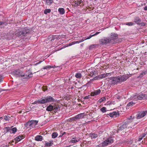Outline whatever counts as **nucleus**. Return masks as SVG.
I'll return each instance as SVG.
<instances>
[{"mask_svg":"<svg viewBox=\"0 0 147 147\" xmlns=\"http://www.w3.org/2000/svg\"><path fill=\"white\" fill-rule=\"evenodd\" d=\"M14 75L17 77H21L24 78H29L32 76V74L30 73L29 74H26L24 75L23 72L19 69L15 70L13 72Z\"/></svg>","mask_w":147,"mask_h":147,"instance_id":"obj_1","label":"nucleus"},{"mask_svg":"<svg viewBox=\"0 0 147 147\" xmlns=\"http://www.w3.org/2000/svg\"><path fill=\"white\" fill-rule=\"evenodd\" d=\"M38 122V121L31 120L26 123L25 126L26 127H28L30 129L32 128L35 127Z\"/></svg>","mask_w":147,"mask_h":147,"instance_id":"obj_2","label":"nucleus"},{"mask_svg":"<svg viewBox=\"0 0 147 147\" xmlns=\"http://www.w3.org/2000/svg\"><path fill=\"white\" fill-rule=\"evenodd\" d=\"M133 97H135L134 99L135 100H141L142 99H147V95L146 94H140L137 95H133Z\"/></svg>","mask_w":147,"mask_h":147,"instance_id":"obj_3","label":"nucleus"},{"mask_svg":"<svg viewBox=\"0 0 147 147\" xmlns=\"http://www.w3.org/2000/svg\"><path fill=\"white\" fill-rule=\"evenodd\" d=\"M84 0H74L73 5L75 6L81 7L84 5Z\"/></svg>","mask_w":147,"mask_h":147,"instance_id":"obj_4","label":"nucleus"},{"mask_svg":"<svg viewBox=\"0 0 147 147\" xmlns=\"http://www.w3.org/2000/svg\"><path fill=\"white\" fill-rule=\"evenodd\" d=\"M117 38L118 36L117 34L115 33H112L110 37L109 38V41H110V43L114 44L115 43V40Z\"/></svg>","mask_w":147,"mask_h":147,"instance_id":"obj_5","label":"nucleus"},{"mask_svg":"<svg viewBox=\"0 0 147 147\" xmlns=\"http://www.w3.org/2000/svg\"><path fill=\"white\" fill-rule=\"evenodd\" d=\"M113 142V139L112 138H109L102 142V146H106L107 145L111 144Z\"/></svg>","mask_w":147,"mask_h":147,"instance_id":"obj_6","label":"nucleus"},{"mask_svg":"<svg viewBox=\"0 0 147 147\" xmlns=\"http://www.w3.org/2000/svg\"><path fill=\"white\" fill-rule=\"evenodd\" d=\"M99 42L100 44L102 45H106L108 43H110V41L108 38H104L100 40Z\"/></svg>","mask_w":147,"mask_h":147,"instance_id":"obj_7","label":"nucleus"},{"mask_svg":"<svg viewBox=\"0 0 147 147\" xmlns=\"http://www.w3.org/2000/svg\"><path fill=\"white\" fill-rule=\"evenodd\" d=\"M117 77H114L111 79L109 81V82L111 84H115L119 83Z\"/></svg>","mask_w":147,"mask_h":147,"instance_id":"obj_8","label":"nucleus"},{"mask_svg":"<svg viewBox=\"0 0 147 147\" xmlns=\"http://www.w3.org/2000/svg\"><path fill=\"white\" fill-rule=\"evenodd\" d=\"M30 32V30L26 28H25L21 30V34H22V36H25L27 34L29 33Z\"/></svg>","mask_w":147,"mask_h":147,"instance_id":"obj_9","label":"nucleus"},{"mask_svg":"<svg viewBox=\"0 0 147 147\" xmlns=\"http://www.w3.org/2000/svg\"><path fill=\"white\" fill-rule=\"evenodd\" d=\"M147 114V110L139 113L138 116L139 119L144 117Z\"/></svg>","mask_w":147,"mask_h":147,"instance_id":"obj_10","label":"nucleus"},{"mask_svg":"<svg viewBox=\"0 0 147 147\" xmlns=\"http://www.w3.org/2000/svg\"><path fill=\"white\" fill-rule=\"evenodd\" d=\"M117 77L118 78L119 83L125 81L128 78L125 76L124 75H123L121 77L118 76Z\"/></svg>","mask_w":147,"mask_h":147,"instance_id":"obj_11","label":"nucleus"},{"mask_svg":"<svg viewBox=\"0 0 147 147\" xmlns=\"http://www.w3.org/2000/svg\"><path fill=\"white\" fill-rule=\"evenodd\" d=\"M101 92V90L100 89H98L95 90L93 92H92L91 93V96H94L95 95H96L99 94Z\"/></svg>","mask_w":147,"mask_h":147,"instance_id":"obj_12","label":"nucleus"},{"mask_svg":"<svg viewBox=\"0 0 147 147\" xmlns=\"http://www.w3.org/2000/svg\"><path fill=\"white\" fill-rule=\"evenodd\" d=\"M46 98L47 102H53L54 100L53 98L51 96H48Z\"/></svg>","mask_w":147,"mask_h":147,"instance_id":"obj_13","label":"nucleus"},{"mask_svg":"<svg viewBox=\"0 0 147 147\" xmlns=\"http://www.w3.org/2000/svg\"><path fill=\"white\" fill-rule=\"evenodd\" d=\"M127 126V125L126 123H124L118 129V130L119 131L122 130L126 128Z\"/></svg>","mask_w":147,"mask_h":147,"instance_id":"obj_14","label":"nucleus"},{"mask_svg":"<svg viewBox=\"0 0 147 147\" xmlns=\"http://www.w3.org/2000/svg\"><path fill=\"white\" fill-rule=\"evenodd\" d=\"M141 22V20L138 17H136L134 20V22L138 24H140Z\"/></svg>","mask_w":147,"mask_h":147,"instance_id":"obj_15","label":"nucleus"},{"mask_svg":"<svg viewBox=\"0 0 147 147\" xmlns=\"http://www.w3.org/2000/svg\"><path fill=\"white\" fill-rule=\"evenodd\" d=\"M35 140L37 141H41L42 140V137L41 136L38 135L35 137Z\"/></svg>","mask_w":147,"mask_h":147,"instance_id":"obj_16","label":"nucleus"},{"mask_svg":"<svg viewBox=\"0 0 147 147\" xmlns=\"http://www.w3.org/2000/svg\"><path fill=\"white\" fill-rule=\"evenodd\" d=\"M38 102L39 103L43 104L47 103L46 98L42 99L41 100H38Z\"/></svg>","mask_w":147,"mask_h":147,"instance_id":"obj_17","label":"nucleus"},{"mask_svg":"<svg viewBox=\"0 0 147 147\" xmlns=\"http://www.w3.org/2000/svg\"><path fill=\"white\" fill-rule=\"evenodd\" d=\"M146 134H147L146 133H145L140 135L139 137L138 141H140L141 140L143 139V138L146 136Z\"/></svg>","mask_w":147,"mask_h":147,"instance_id":"obj_18","label":"nucleus"},{"mask_svg":"<svg viewBox=\"0 0 147 147\" xmlns=\"http://www.w3.org/2000/svg\"><path fill=\"white\" fill-rule=\"evenodd\" d=\"M53 142L52 140H50L49 142H45V146H51L53 144L52 143Z\"/></svg>","mask_w":147,"mask_h":147,"instance_id":"obj_19","label":"nucleus"},{"mask_svg":"<svg viewBox=\"0 0 147 147\" xmlns=\"http://www.w3.org/2000/svg\"><path fill=\"white\" fill-rule=\"evenodd\" d=\"M10 119V117L8 116H4L0 118V121H1V119H4L5 120L9 121Z\"/></svg>","mask_w":147,"mask_h":147,"instance_id":"obj_20","label":"nucleus"},{"mask_svg":"<svg viewBox=\"0 0 147 147\" xmlns=\"http://www.w3.org/2000/svg\"><path fill=\"white\" fill-rule=\"evenodd\" d=\"M58 11L61 14H63L65 12V10L63 8H59L58 9Z\"/></svg>","mask_w":147,"mask_h":147,"instance_id":"obj_21","label":"nucleus"},{"mask_svg":"<svg viewBox=\"0 0 147 147\" xmlns=\"http://www.w3.org/2000/svg\"><path fill=\"white\" fill-rule=\"evenodd\" d=\"M53 106L51 105H49L47 108L46 110L48 111H51L53 110Z\"/></svg>","mask_w":147,"mask_h":147,"instance_id":"obj_22","label":"nucleus"},{"mask_svg":"<svg viewBox=\"0 0 147 147\" xmlns=\"http://www.w3.org/2000/svg\"><path fill=\"white\" fill-rule=\"evenodd\" d=\"M109 116L111 117H113L115 116V117H116V113L115 112H113L112 113L109 114Z\"/></svg>","mask_w":147,"mask_h":147,"instance_id":"obj_23","label":"nucleus"},{"mask_svg":"<svg viewBox=\"0 0 147 147\" xmlns=\"http://www.w3.org/2000/svg\"><path fill=\"white\" fill-rule=\"evenodd\" d=\"M23 136H19L15 139L17 141H19L23 138Z\"/></svg>","mask_w":147,"mask_h":147,"instance_id":"obj_24","label":"nucleus"},{"mask_svg":"<svg viewBox=\"0 0 147 147\" xmlns=\"http://www.w3.org/2000/svg\"><path fill=\"white\" fill-rule=\"evenodd\" d=\"M75 76L77 78H80L82 77V74L81 73L78 72L76 74Z\"/></svg>","mask_w":147,"mask_h":147,"instance_id":"obj_25","label":"nucleus"},{"mask_svg":"<svg viewBox=\"0 0 147 147\" xmlns=\"http://www.w3.org/2000/svg\"><path fill=\"white\" fill-rule=\"evenodd\" d=\"M90 136L92 139L98 137V135L97 134L91 133L90 134Z\"/></svg>","mask_w":147,"mask_h":147,"instance_id":"obj_26","label":"nucleus"},{"mask_svg":"<svg viewBox=\"0 0 147 147\" xmlns=\"http://www.w3.org/2000/svg\"><path fill=\"white\" fill-rule=\"evenodd\" d=\"M100 76H96V77H95L94 79H93L92 80H91V81H90L89 82H88V83H87L86 84L87 85L89 83H90V82L91 83L92 82L91 81L92 80H97L100 79Z\"/></svg>","mask_w":147,"mask_h":147,"instance_id":"obj_27","label":"nucleus"},{"mask_svg":"<svg viewBox=\"0 0 147 147\" xmlns=\"http://www.w3.org/2000/svg\"><path fill=\"white\" fill-rule=\"evenodd\" d=\"M55 67V65H54V66H50V65H48L47 66H46L45 67H44L43 68V69H49L51 68H54Z\"/></svg>","mask_w":147,"mask_h":147,"instance_id":"obj_28","label":"nucleus"},{"mask_svg":"<svg viewBox=\"0 0 147 147\" xmlns=\"http://www.w3.org/2000/svg\"><path fill=\"white\" fill-rule=\"evenodd\" d=\"M58 134L56 132L53 133L52 134V138H56Z\"/></svg>","mask_w":147,"mask_h":147,"instance_id":"obj_29","label":"nucleus"},{"mask_svg":"<svg viewBox=\"0 0 147 147\" xmlns=\"http://www.w3.org/2000/svg\"><path fill=\"white\" fill-rule=\"evenodd\" d=\"M135 104V103H134L133 102H131L127 105V107H132Z\"/></svg>","mask_w":147,"mask_h":147,"instance_id":"obj_30","label":"nucleus"},{"mask_svg":"<svg viewBox=\"0 0 147 147\" xmlns=\"http://www.w3.org/2000/svg\"><path fill=\"white\" fill-rule=\"evenodd\" d=\"M109 74V73H107L106 74H103L100 76V78H105L106 77L108 76V75Z\"/></svg>","mask_w":147,"mask_h":147,"instance_id":"obj_31","label":"nucleus"},{"mask_svg":"<svg viewBox=\"0 0 147 147\" xmlns=\"http://www.w3.org/2000/svg\"><path fill=\"white\" fill-rule=\"evenodd\" d=\"M53 111L55 112H56L57 111L58 107L56 106H53Z\"/></svg>","mask_w":147,"mask_h":147,"instance_id":"obj_32","label":"nucleus"},{"mask_svg":"<svg viewBox=\"0 0 147 147\" xmlns=\"http://www.w3.org/2000/svg\"><path fill=\"white\" fill-rule=\"evenodd\" d=\"M79 141V140H77V139H75L74 138H73L71 140V142L72 143H75Z\"/></svg>","mask_w":147,"mask_h":147,"instance_id":"obj_33","label":"nucleus"},{"mask_svg":"<svg viewBox=\"0 0 147 147\" xmlns=\"http://www.w3.org/2000/svg\"><path fill=\"white\" fill-rule=\"evenodd\" d=\"M46 3L48 5H50L53 2V0H46Z\"/></svg>","mask_w":147,"mask_h":147,"instance_id":"obj_34","label":"nucleus"},{"mask_svg":"<svg viewBox=\"0 0 147 147\" xmlns=\"http://www.w3.org/2000/svg\"><path fill=\"white\" fill-rule=\"evenodd\" d=\"M106 100V98L105 97H103L99 99L98 102L100 103L103 102Z\"/></svg>","mask_w":147,"mask_h":147,"instance_id":"obj_35","label":"nucleus"},{"mask_svg":"<svg viewBox=\"0 0 147 147\" xmlns=\"http://www.w3.org/2000/svg\"><path fill=\"white\" fill-rule=\"evenodd\" d=\"M51 11L50 9H46L44 11V13L45 14H47V13H50Z\"/></svg>","mask_w":147,"mask_h":147,"instance_id":"obj_36","label":"nucleus"},{"mask_svg":"<svg viewBox=\"0 0 147 147\" xmlns=\"http://www.w3.org/2000/svg\"><path fill=\"white\" fill-rule=\"evenodd\" d=\"M11 130L12 131V133H14L16 132V131L17 130V129L16 127H14V128H13L11 129Z\"/></svg>","mask_w":147,"mask_h":147,"instance_id":"obj_37","label":"nucleus"},{"mask_svg":"<svg viewBox=\"0 0 147 147\" xmlns=\"http://www.w3.org/2000/svg\"><path fill=\"white\" fill-rule=\"evenodd\" d=\"M101 111L102 112L105 113L107 111L106 108L105 107H103L101 109Z\"/></svg>","mask_w":147,"mask_h":147,"instance_id":"obj_38","label":"nucleus"},{"mask_svg":"<svg viewBox=\"0 0 147 147\" xmlns=\"http://www.w3.org/2000/svg\"><path fill=\"white\" fill-rule=\"evenodd\" d=\"M127 25L129 26H131L134 25V23L132 22H129L127 23L126 24Z\"/></svg>","mask_w":147,"mask_h":147,"instance_id":"obj_39","label":"nucleus"},{"mask_svg":"<svg viewBox=\"0 0 147 147\" xmlns=\"http://www.w3.org/2000/svg\"><path fill=\"white\" fill-rule=\"evenodd\" d=\"M79 118L80 119H82L84 117V115L83 113H81L78 114Z\"/></svg>","mask_w":147,"mask_h":147,"instance_id":"obj_40","label":"nucleus"},{"mask_svg":"<svg viewBox=\"0 0 147 147\" xmlns=\"http://www.w3.org/2000/svg\"><path fill=\"white\" fill-rule=\"evenodd\" d=\"M42 88V90L44 91H45L47 90L48 88L47 86H43Z\"/></svg>","mask_w":147,"mask_h":147,"instance_id":"obj_41","label":"nucleus"},{"mask_svg":"<svg viewBox=\"0 0 147 147\" xmlns=\"http://www.w3.org/2000/svg\"><path fill=\"white\" fill-rule=\"evenodd\" d=\"M5 129H6L7 131H8L9 130H11V128L9 127H5Z\"/></svg>","mask_w":147,"mask_h":147,"instance_id":"obj_42","label":"nucleus"},{"mask_svg":"<svg viewBox=\"0 0 147 147\" xmlns=\"http://www.w3.org/2000/svg\"><path fill=\"white\" fill-rule=\"evenodd\" d=\"M75 117L76 121L78 120L79 119H80L78 114L76 115V116H75Z\"/></svg>","mask_w":147,"mask_h":147,"instance_id":"obj_43","label":"nucleus"},{"mask_svg":"<svg viewBox=\"0 0 147 147\" xmlns=\"http://www.w3.org/2000/svg\"><path fill=\"white\" fill-rule=\"evenodd\" d=\"M22 32H21V30L19 32H18V33L17 34V35L18 36H20L22 35V34H21Z\"/></svg>","mask_w":147,"mask_h":147,"instance_id":"obj_44","label":"nucleus"},{"mask_svg":"<svg viewBox=\"0 0 147 147\" xmlns=\"http://www.w3.org/2000/svg\"><path fill=\"white\" fill-rule=\"evenodd\" d=\"M3 78V76L1 75H0V82L2 81Z\"/></svg>","mask_w":147,"mask_h":147,"instance_id":"obj_45","label":"nucleus"},{"mask_svg":"<svg viewBox=\"0 0 147 147\" xmlns=\"http://www.w3.org/2000/svg\"><path fill=\"white\" fill-rule=\"evenodd\" d=\"M93 36V35H91L90 36H89V37H88L85 40L89 39Z\"/></svg>","mask_w":147,"mask_h":147,"instance_id":"obj_46","label":"nucleus"},{"mask_svg":"<svg viewBox=\"0 0 147 147\" xmlns=\"http://www.w3.org/2000/svg\"><path fill=\"white\" fill-rule=\"evenodd\" d=\"M100 33V32H96L95 34H93V36L96 35H97L99 34Z\"/></svg>","mask_w":147,"mask_h":147,"instance_id":"obj_47","label":"nucleus"},{"mask_svg":"<svg viewBox=\"0 0 147 147\" xmlns=\"http://www.w3.org/2000/svg\"><path fill=\"white\" fill-rule=\"evenodd\" d=\"M73 121H76L75 117L71 118Z\"/></svg>","mask_w":147,"mask_h":147,"instance_id":"obj_48","label":"nucleus"},{"mask_svg":"<svg viewBox=\"0 0 147 147\" xmlns=\"http://www.w3.org/2000/svg\"><path fill=\"white\" fill-rule=\"evenodd\" d=\"M90 97V96H86L84 98V99H88Z\"/></svg>","mask_w":147,"mask_h":147,"instance_id":"obj_49","label":"nucleus"},{"mask_svg":"<svg viewBox=\"0 0 147 147\" xmlns=\"http://www.w3.org/2000/svg\"><path fill=\"white\" fill-rule=\"evenodd\" d=\"M68 120L70 122H71L72 121H73V120H72L71 118H69L68 119Z\"/></svg>","mask_w":147,"mask_h":147,"instance_id":"obj_50","label":"nucleus"},{"mask_svg":"<svg viewBox=\"0 0 147 147\" xmlns=\"http://www.w3.org/2000/svg\"><path fill=\"white\" fill-rule=\"evenodd\" d=\"M96 45H91L90 46V47H95Z\"/></svg>","mask_w":147,"mask_h":147,"instance_id":"obj_51","label":"nucleus"},{"mask_svg":"<svg viewBox=\"0 0 147 147\" xmlns=\"http://www.w3.org/2000/svg\"><path fill=\"white\" fill-rule=\"evenodd\" d=\"M5 24V23H4L3 22H0V25H2V24Z\"/></svg>","mask_w":147,"mask_h":147,"instance_id":"obj_52","label":"nucleus"},{"mask_svg":"<svg viewBox=\"0 0 147 147\" xmlns=\"http://www.w3.org/2000/svg\"><path fill=\"white\" fill-rule=\"evenodd\" d=\"M147 73V72H146V71H145V72H142V73H141V74L142 75H143V74H146V73Z\"/></svg>","mask_w":147,"mask_h":147,"instance_id":"obj_53","label":"nucleus"},{"mask_svg":"<svg viewBox=\"0 0 147 147\" xmlns=\"http://www.w3.org/2000/svg\"><path fill=\"white\" fill-rule=\"evenodd\" d=\"M144 9L145 10H147V6H145L144 8Z\"/></svg>","mask_w":147,"mask_h":147,"instance_id":"obj_54","label":"nucleus"},{"mask_svg":"<svg viewBox=\"0 0 147 147\" xmlns=\"http://www.w3.org/2000/svg\"><path fill=\"white\" fill-rule=\"evenodd\" d=\"M42 62V61H40L39 62H38L37 63H36L35 64V65H38L41 62Z\"/></svg>","mask_w":147,"mask_h":147,"instance_id":"obj_55","label":"nucleus"},{"mask_svg":"<svg viewBox=\"0 0 147 147\" xmlns=\"http://www.w3.org/2000/svg\"><path fill=\"white\" fill-rule=\"evenodd\" d=\"M76 44V42L75 41H73L71 43V44L73 45Z\"/></svg>","mask_w":147,"mask_h":147,"instance_id":"obj_56","label":"nucleus"},{"mask_svg":"<svg viewBox=\"0 0 147 147\" xmlns=\"http://www.w3.org/2000/svg\"><path fill=\"white\" fill-rule=\"evenodd\" d=\"M75 42H76V43H79L80 42V41H75Z\"/></svg>","mask_w":147,"mask_h":147,"instance_id":"obj_57","label":"nucleus"},{"mask_svg":"<svg viewBox=\"0 0 147 147\" xmlns=\"http://www.w3.org/2000/svg\"><path fill=\"white\" fill-rule=\"evenodd\" d=\"M141 25L142 26H144L145 25V24L143 22L141 23Z\"/></svg>","mask_w":147,"mask_h":147,"instance_id":"obj_58","label":"nucleus"},{"mask_svg":"<svg viewBox=\"0 0 147 147\" xmlns=\"http://www.w3.org/2000/svg\"><path fill=\"white\" fill-rule=\"evenodd\" d=\"M94 74L93 73H91L90 74V75L91 76H93V75H94Z\"/></svg>","mask_w":147,"mask_h":147,"instance_id":"obj_59","label":"nucleus"},{"mask_svg":"<svg viewBox=\"0 0 147 147\" xmlns=\"http://www.w3.org/2000/svg\"><path fill=\"white\" fill-rule=\"evenodd\" d=\"M37 103H38V101H37L34 102L33 104H37Z\"/></svg>","mask_w":147,"mask_h":147,"instance_id":"obj_60","label":"nucleus"},{"mask_svg":"<svg viewBox=\"0 0 147 147\" xmlns=\"http://www.w3.org/2000/svg\"><path fill=\"white\" fill-rule=\"evenodd\" d=\"M84 40L82 39L81 40H80V42H83V41H84Z\"/></svg>","mask_w":147,"mask_h":147,"instance_id":"obj_61","label":"nucleus"},{"mask_svg":"<svg viewBox=\"0 0 147 147\" xmlns=\"http://www.w3.org/2000/svg\"><path fill=\"white\" fill-rule=\"evenodd\" d=\"M63 135V134H62L60 135L59 136V137H62V136Z\"/></svg>","mask_w":147,"mask_h":147,"instance_id":"obj_62","label":"nucleus"},{"mask_svg":"<svg viewBox=\"0 0 147 147\" xmlns=\"http://www.w3.org/2000/svg\"><path fill=\"white\" fill-rule=\"evenodd\" d=\"M57 37L56 36H54V39L56 38L57 39Z\"/></svg>","mask_w":147,"mask_h":147,"instance_id":"obj_63","label":"nucleus"},{"mask_svg":"<svg viewBox=\"0 0 147 147\" xmlns=\"http://www.w3.org/2000/svg\"><path fill=\"white\" fill-rule=\"evenodd\" d=\"M65 133H66L65 132H63V133L62 134H63V135H64V134H65Z\"/></svg>","mask_w":147,"mask_h":147,"instance_id":"obj_64","label":"nucleus"}]
</instances>
